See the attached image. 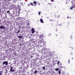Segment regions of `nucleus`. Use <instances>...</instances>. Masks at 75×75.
<instances>
[{
	"instance_id": "8",
	"label": "nucleus",
	"mask_w": 75,
	"mask_h": 75,
	"mask_svg": "<svg viewBox=\"0 0 75 75\" xmlns=\"http://www.w3.org/2000/svg\"><path fill=\"white\" fill-rule=\"evenodd\" d=\"M4 26H0V28L1 29H4Z\"/></svg>"
},
{
	"instance_id": "14",
	"label": "nucleus",
	"mask_w": 75,
	"mask_h": 75,
	"mask_svg": "<svg viewBox=\"0 0 75 75\" xmlns=\"http://www.w3.org/2000/svg\"><path fill=\"white\" fill-rule=\"evenodd\" d=\"M59 17H60V16H59V15H58L57 17V18H59Z\"/></svg>"
},
{
	"instance_id": "25",
	"label": "nucleus",
	"mask_w": 75,
	"mask_h": 75,
	"mask_svg": "<svg viewBox=\"0 0 75 75\" xmlns=\"http://www.w3.org/2000/svg\"><path fill=\"white\" fill-rule=\"evenodd\" d=\"M51 35V34L50 33L49 34V35Z\"/></svg>"
},
{
	"instance_id": "22",
	"label": "nucleus",
	"mask_w": 75,
	"mask_h": 75,
	"mask_svg": "<svg viewBox=\"0 0 75 75\" xmlns=\"http://www.w3.org/2000/svg\"><path fill=\"white\" fill-rule=\"evenodd\" d=\"M59 62H57V64H58H58H59Z\"/></svg>"
},
{
	"instance_id": "28",
	"label": "nucleus",
	"mask_w": 75,
	"mask_h": 75,
	"mask_svg": "<svg viewBox=\"0 0 75 75\" xmlns=\"http://www.w3.org/2000/svg\"><path fill=\"white\" fill-rule=\"evenodd\" d=\"M68 60L69 61V62H70V61H69V59Z\"/></svg>"
},
{
	"instance_id": "13",
	"label": "nucleus",
	"mask_w": 75,
	"mask_h": 75,
	"mask_svg": "<svg viewBox=\"0 0 75 75\" xmlns=\"http://www.w3.org/2000/svg\"><path fill=\"white\" fill-rule=\"evenodd\" d=\"M58 70H59V69L58 68H56L55 69V70L56 71H57Z\"/></svg>"
},
{
	"instance_id": "26",
	"label": "nucleus",
	"mask_w": 75,
	"mask_h": 75,
	"mask_svg": "<svg viewBox=\"0 0 75 75\" xmlns=\"http://www.w3.org/2000/svg\"><path fill=\"white\" fill-rule=\"evenodd\" d=\"M69 18V16H68L67 17V18Z\"/></svg>"
},
{
	"instance_id": "31",
	"label": "nucleus",
	"mask_w": 75,
	"mask_h": 75,
	"mask_svg": "<svg viewBox=\"0 0 75 75\" xmlns=\"http://www.w3.org/2000/svg\"><path fill=\"white\" fill-rule=\"evenodd\" d=\"M72 59H73V58H72Z\"/></svg>"
},
{
	"instance_id": "12",
	"label": "nucleus",
	"mask_w": 75,
	"mask_h": 75,
	"mask_svg": "<svg viewBox=\"0 0 75 75\" xmlns=\"http://www.w3.org/2000/svg\"><path fill=\"white\" fill-rule=\"evenodd\" d=\"M30 4H31V6H34V4H33V3H30Z\"/></svg>"
},
{
	"instance_id": "4",
	"label": "nucleus",
	"mask_w": 75,
	"mask_h": 75,
	"mask_svg": "<svg viewBox=\"0 0 75 75\" xmlns=\"http://www.w3.org/2000/svg\"><path fill=\"white\" fill-rule=\"evenodd\" d=\"M33 4H35L34 5L35 6L37 4V1H34V2H33Z\"/></svg>"
},
{
	"instance_id": "29",
	"label": "nucleus",
	"mask_w": 75,
	"mask_h": 75,
	"mask_svg": "<svg viewBox=\"0 0 75 75\" xmlns=\"http://www.w3.org/2000/svg\"><path fill=\"white\" fill-rule=\"evenodd\" d=\"M1 12V9H0V13Z\"/></svg>"
},
{
	"instance_id": "2",
	"label": "nucleus",
	"mask_w": 75,
	"mask_h": 75,
	"mask_svg": "<svg viewBox=\"0 0 75 75\" xmlns=\"http://www.w3.org/2000/svg\"><path fill=\"white\" fill-rule=\"evenodd\" d=\"M31 31H32V34H34L35 33V31H34V28H32L31 30Z\"/></svg>"
},
{
	"instance_id": "3",
	"label": "nucleus",
	"mask_w": 75,
	"mask_h": 75,
	"mask_svg": "<svg viewBox=\"0 0 75 75\" xmlns=\"http://www.w3.org/2000/svg\"><path fill=\"white\" fill-rule=\"evenodd\" d=\"M14 70H13V67H11V69L10 70V72H14Z\"/></svg>"
},
{
	"instance_id": "32",
	"label": "nucleus",
	"mask_w": 75,
	"mask_h": 75,
	"mask_svg": "<svg viewBox=\"0 0 75 75\" xmlns=\"http://www.w3.org/2000/svg\"><path fill=\"white\" fill-rule=\"evenodd\" d=\"M47 18H48V17H47Z\"/></svg>"
},
{
	"instance_id": "18",
	"label": "nucleus",
	"mask_w": 75,
	"mask_h": 75,
	"mask_svg": "<svg viewBox=\"0 0 75 75\" xmlns=\"http://www.w3.org/2000/svg\"><path fill=\"white\" fill-rule=\"evenodd\" d=\"M51 1L52 2H53L54 1V0H51Z\"/></svg>"
},
{
	"instance_id": "1",
	"label": "nucleus",
	"mask_w": 75,
	"mask_h": 75,
	"mask_svg": "<svg viewBox=\"0 0 75 75\" xmlns=\"http://www.w3.org/2000/svg\"><path fill=\"white\" fill-rule=\"evenodd\" d=\"M2 64L3 65H5V64L6 65H8V61H4L3 62Z\"/></svg>"
},
{
	"instance_id": "19",
	"label": "nucleus",
	"mask_w": 75,
	"mask_h": 75,
	"mask_svg": "<svg viewBox=\"0 0 75 75\" xmlns=\"http://www.w3.org/2000/svg\"><path fill=\"white\" fill-rule=\"evenodd\" d=\"M45 67H42L43 69H45Z\"/></svg>"
},
{
	"instance_id": "30",
	"label": "nucleus",
	"mask_w": 75,
	"mask_h": 75,
	"mask_svg": "<svg viewBox=\"0 0 75 75\" xmlns=\"http://www.w3.org/2000/svg\"><path fill=\"white\" fill-rule=\"evenodd\" d=\"M56 35V36H57V35Z\"/></svg>"
},
{
	"instance_id": "27",
	"label": "nucleus",
	"mask_w": 75,
	"mask_h": 75,
	"mask_svg": "<svg viewBox=\"0 0 75 75\" xmlns=\"http://www.w3.org/2000/svg\"><path fill=\"white\" fill-rule=\"evenodd\" d=\"M30 6V4H28V6Z\"/></svg>"
},
{
	"instance_id": "16",
	"label": "nucleus",
	"mask_w": 75,
	"mask_h": 75,
	"mask_svg": "<svg viewBox=\"0 0 75 75\" xmlns=\"http://www.w3.org/2000/svg\"><path fill=\"white\" fill-rule=\"evenodd\" d=\"M59 74H61V71H60V70L59 71Z\"/></svg>"
},
{
	"instance_id": "10",
	"label": "nucleus",
	"mask_w": 75,
	"mask_h": 75,
	"mask_svg": "<svg viewBox=\"0 0 75 75\" xmlns=\"http://www.w3.org/2000/svg\"><path fill=\"white\" fill-rule=\"evenodd\" d=\"M41 12H40V11L38 12V14H39V16H40V14H41Z\"/></svg>"
},
{
	"instance_id": "23",
	"label": "nucleus",
	"mask_w": 75,
	"mask_h": 75,
	"mask_svg": "<svg viewBox=\"0 0 75 75\" xmlns=\"http://www.w3.org/2000/svg\"><path fill=\"white\" fill-rule=\"evenodd\" d=\"M73 8V7H71L70 8V9H72Z\"/></svg>"
},
{
	"instance_id": "20",
	"label": "nucleus",
	"mask_w": 75,
	"mask_h": 75,
	"mask_svg": "<svg viewBox=\"0 0 75 75\" xmlns=\"http://www.w3.org/2000/svg\"><path fill=\"white\" fill-rule=\"evenodd\" d=\"M0 75H2V73L0 72Z\"/></svg>"
},
{
	"instance_id": "6",
	"label": "nucleus",
	"mask_w": 75,
	"mask_h": 75,
	"mask_svg": "<svg viewBox=\"0 0 75 75\" xmlns=\"http://www.w3.org/2000/svg\"><path fill=\"white\" fill-rule=\"evenodd\" d=\"M39 37L40 38H42V39H43V38H44V37H43V36L42 35H40L39 36Z\"/></svg>"
},
{
	"instance_id": "33",
	"label": "nucleus",
	"mask_w": 75,
	"mask_h": 75,
	"mask_svg": "<svg viewBox=\"0 0 75 75\" xmlns=\"http://www.w3.org/2000/svg\"><path fill=\"white\" fill-rule=\"evenodd\" d=\"M27 25H28V24Z\"/></svg>"
},
{
	"instance_id": "24",
	"label": "nucleus",
	"mask_w": 75,
	"mask_h": 75,
	"mask_svg": "<svg viewBox=\"0 0 75 75\" xmlns=\"http://www.w3.org/2000/svg\"><path fill=\"white\" fill-rule=\"evenodd\" d=\"M40 3H39L38 4V5H39V6H40Z\"/></svg>"
},
{
	"instance_id": "5",
	"label": "nucleus",
	"mask_w": 75,
	"mask_h": 75,
	"mask_svg": "<svg viewBox=\"0 0 75 75\" xmlns=\"http://www.w3.org/2000/svg\"><path fill=\"white\" fill-rule=\"evenodd\" d=\"M40 21L41 23H44V21H43V20L42 18L40 19Z\"/></svg>"
},
{
	"instance_id": "21",
	"label": "nucleus",
	"mask_w": 75,
	"mask_h": 75,
	"mask_svg": "<svg viewBox=\"0 0 75 75\" xmlns=\"http://www.w3.org/2000/svg\"><path fill=\"white\" fill-rule=\"evenodd\" d=\"M48 4H50L51 5V4H52V3H48Z\"/></svg>"
},
{
	"instance_id": "7",
	"label": "nucleus",
	"mask_w": 75,
	"mask_h": 75,
	"mask_svg": "<svg viewBox=\"0 0 75 75\" xmlns=\"http://www.w3.org/2000/svg\"><path fill=\"white\" fill-rule=\"evenodd\" d=\"M43 42V39H42L40 40L39 42L42 43Z\"/></svg>"
},
{
	"instance_id": "15",
	"label": "nucleus",
	"mask_w": 75,
	"mask_h": 75,
	"mask_svg": "<svg viewBox=\"0 0 75 75\" xmlns=\"http://www.w3.org/2000/svg\"><path fill=\"white\" fill-rule=\"evenodd\" d=\"M20 30H19L17 32V33L18 34V33H20Z\"/></svg>"
},
{
	"instance_id": "9",
	"label": "nucleus",
	"mask_w": 75,
	"mask_h": 75,
	"mask_svg": "<svg viewBox=\"0 0 75 75\" xmlns=\"http://www.w3.org/2000/svg\"><path fill=\"white\" fill-rule=\"evenodd\" d=\"M18 37L19 38H22V36H18Z\"/></svg>"
},
{
	"instance_id": "11",
	"label": "nucleus",
	"mask_w": 75,
	"mask_h": 75,
	"mask_svg": "<svg viewBox=\"0 0 75 75\" xmlns=\"http://www.w3.org/2000/svg\"><path fill=\"white\" fill-rule=\"evenodd\" d=\"M37 71L36 70V71H34V74H36V73H37Z\"/></svg>"
},
{
	"instance_id": "17",
	"label": "nucleus",
	"mask_w": 75,
	"mask_h": 75,
	"mask_svg": "<svg viewBox=\"0 0 75 75\" xmlns=\"http://www.w3.org/2000/svg\"><path fill=\"white\" fill-rule=\"evenodd\" d=\"M7 13H10V11H7Z\"/></svg>"
}]
</instances>
